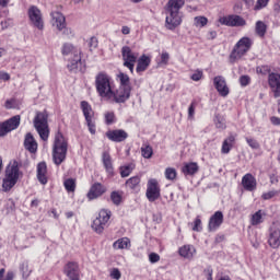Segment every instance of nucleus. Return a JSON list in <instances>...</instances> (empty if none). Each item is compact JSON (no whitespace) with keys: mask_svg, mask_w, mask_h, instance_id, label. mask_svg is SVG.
<instances>
[{"mask_svg":"<svg viewBox=\"0 0 280 280\" xmlns=\"http://www.w3.org/2000/svg\"><path fill=\"white\" fill-rule=\"evenodd\" d=\"M69 150V142L65 139L62 132L58 131L55 136L52 145V161L55 165H62L67 161V152Z\"/></svg>","mask_w":280,"mask_h":280,"instance_id":"nucleus-1","label":"nucleus"},{"mask_svg":"<svg viewBox=\"0 0 280 280\" xmlns=\"http://www.w3.org/2000/svg\"><path fill=\"white\" fill-rule=\"evenodd\" d=\"M95 86L100 97L109 101L113 97L115 83L106 72H100L95 78Z\"/></svg>","mask_w":280,"mask_h":280,"instance_id":"nucleus-2","label":"nucleus"},{"mask_svg":"<svg viewBox=\"0 0 280 280\" xmlns=\"http://www.w3.org/2000/svg\"><path fill=\"white\" fill-rule=\"evenodd\" d=\"M21 176V170L19 168V162L12 161L8 164L4 172V178L2 179L3 191H10Z\"/></svg>","mask_w":280,"mask_h":280,"instance_id":"nucleus-3","label":"nucleus"},{"mask_svg":"<svg viewBox=\"0 0 280 280\" xmlns=\"http://www.w3.org/2000/svg\"><path fill=\"white\" fill-rule=\"evenodd\" d=\"M33 126L42 141L49 139V114L47 112H36Z\"/></svg>","mask_w":280,"mask_h":280,"instance_id":"nucleus-4","label":"nucleus"},{"mask_svg":"<svg viewBox=\"0 0 280 280\" xmlns=\"http://www.w3.org/2000/svg\"><path fill=\"white\" fill-rule=\"evenodd\" d=\"M252 46H253V42L250 40V38L248 37L241 38L236 43L234 49L230 55L231 62H235V60H240L242 56H245L249 51Z\"/></svg>","mask_w":280,"mask_h":280,"instance_id":"nucleus-5","label":"nucleus"},{"mask_svg":"<svg viewBox=\"0 0 280 280\" xmlns=\"http://www.w3.org/2000/svg\"><path fill=\"white\" fill-rule=\"evenodd\" d=\"M166 27L167 30H176L183 23L180 10L170 4H166Z\"/></svg>","mask_w":280,"mask_h":280,"instance_id":"nucleus-6","label":"nucleus"},{"mask_svg":"<svg viewBox=\"0 0 280 280\" xmlns=\"http://www.w3.org/2000/svg\"><path fill=\"white\" fill-rule=\"evenodd\" d=\"M122 65L129 69L130 73H135V65L139 59V52L132 51V48L129 46H124L121 48Z\"/></svg>","mask_w":280,"mask_h":280,"instance_id":"nucleus-7","label":"nucleus"},{"mask_svg":"<svg viewBox=\"0 0 280 280\" xmlns=\"http://www.w3.org/2000/svg\"><path fill=\"white\" fill-rule=\"evenodd\" d=\"M110 210L103 209L98 212V215L92 223V229L95 233H104V229H106V224H108V220H110Z\"/></svg>","mask_w":280,"mask_h":280,"instance_id":"nucleus-8","label":"nucleus"},{"mask_svg":"<svg viewBox=\"0 0 280 280\" xmlns=\"http://www.w3.org/2000/svg\"><path fill=\"white\" fill-rule=\"evenodd\" d=\"M145 196L149 202H156V200L161 198V185H159V180L156 178L148 180Z\"/></svg>","mask_w":280,"mask_h":280,"instance_id":"nucleus-9","label":"nucleus"},{"mask_svg":"<svg viewBox=\"0 0 280 280\" xmlns=\"http://www.w3.org/2000/svg\"><path fill=\"white\" fill-rule=\"evenodd\" d=\"M130 93H132V88H121L119 86L116 91L112 92V96L108 102H115V104H124L130 100Z\"/></svg>","mask_w":280,"mask_h":280,"instance_id":"nucleus-10","label":"nucleus"},{"mask_svg":"<svg viewBox=\"0 0 280 280\" xmlns=\"http://www.w3.org/2000/svg\"><path fill=\"white\" fill-rule=\"evenodd\" d=\"M21 126V116L15 115L4 122L0 124V137H5L8 132H12V130H16Z\"/></svg>","mask_w":280,"mask_h":280,"instance_id":"nucleus-11","label":"nucleus"},{"mask_svg":"<svg viewBox=\"0 0 280 280\" xmlns=\"http://www.w3.org/2000/svg\"><path fill=\"white\" fill-rule=\"evenodd\" d=\"M28 19L34 25V27H37V30H44L45 28V22L43 21V13L40 12V9L36 5H32L28 9Z\"/></svg>","mask_w":280,"mask_h":280,"instance_id":"nucleus-12","label":"nucleus"},{"mask_svg":"<svg viewBox=\"0 0 280 280\" xmlns=\"http://www.w3.org/2000/svg\"><path fill=\"white\" fill-rule=\"evenodd\" d=\"M219 22L221 25H226L228 27H244L246 25V20L240 15H228L220 18Z\"/></svg>","mask_w":280,"mask_h":280,"instance_id":"nucleus-13","label":"nucleus"},{"mask_svg":"<svg viewBox=\"0 0 280 280\" xmlns=\"http://www.w3.org/2000/svg\"><path fill=\"white\" fill-rule=\"evenodd\" d=\"M214 89L218 91L221 97H228L231 93L229 85L226 84V79L222 75H217L213 78Z\"/></svg>","mask_w":280,"mask_h":280,"instance_id":"nucleus-14","label":"nucleus"},{"mask_svg":"<svg viewBox=\"0 0 280 280\" xmlns=\"http://www.w3.org/2000/svg\"><path fill=\"white\" fill-rule=\"evenodd\" d=\"M224 223V213L222 211H217L210 217L208 223V231L210 233H215L220 226Z\"/></svg>","mask_w":280,"mask_h":280,"instance_id":"nucleus-15","label":"nucleus"},{"mask_svg":"<svg viewBox=\"0 0 280 280\" xmlns=\"http://www.w3.org/2000/svg\"><path fill=\"white\" fill-rule=\"evenodd\" d=\"M268 244L271 248H279L280 246V226L272 224L269 229Z\"/></svg>","mask_w":280,"mask_h":280,"instance_id":"nucleus-16","label":"nucleus"},{"mask_svg":"<svg viewBox=\"0 0 280 280\" xmlns=\"http://www.w3.org/2000/svg\"><path fill=\"white\" fill-rule=\"evenodd\" d=\"M106 137L109 141L121 143V141H126L128 139V132L124 129L109 130L106 132Z\"/></svg>","mask_w":280,"mask_h":280,"instance_id":"nucleus-17","label":"nucleus"},{"mask_svg":"<svg viewBox=\"0 0 280 280\" xmlns=\"http://www.w3.org/2000/svg\"><path fill=\"white\" fill-rule=\"evenodd\" d=\"M268 84L273 92V96L280 97V74L271 72L268 77Z\"/></svg>","mask_w":280,"mask_h":280,"instance_id":"nucleus-18","label":"nucleus"},{"mask_svg":"<svg viewBox=\"0 0 280 280\" xmlns=\"http://www.w3.org/2000/svg\"><path fill=\"white\" fill-rule=\"evenodd\" d=\"M106 194V188L104 185L101 183H95L94 185L91 186L89 192H88V198L89 200H96V198H100Z\"/></svg>","mask_w":280,"mask_h":280,"instance_id":"nucleus-19","label":"nucleus"},{"mask_svg":"<svg viewBox=\"0 0 280 280\" xmlns=\"http://www.w3.org/2000/svg\"><path fill=\"white\" fill-rule=\"evenodd\" d=\"M50 16L52 25H55V27H57L59 32H62V30L67 27V19L65 18V15H62V13L54 11L50 13Z\"/></svg>","mask_w":280,"mask_h":280,"instance_id":"nucleus-20","label":"nucleus"},{"mask_svg":"<svg viewBox=\"0 0 280 280\" xmlns=\"http://www.w3.org/2000/svg\"><path fill=\"white\" fill-rule=\"evenodd\" d=\"M242 185L246 191H255L257 189V179L253 174L247 173L242 178Z\"/></svg>","mask_w":280,"mask_h":280,"instance_id":"nucleus-21","label":"nucleus"},{"mask_svg":"<svg viewBox=\"0 0 280 280\" xmlns=\"http://www.w3.org/2000/svg\"><path fill=\"white\" fill-rule=\"evenodd\" d=\"M24 148L25 150L31 152V154H36L38 150V143L36 142V139H34V136L31 132L25 135Z\"/></svg>","mask_w":280,"mask_h":280,"instance_id":"nucleus-22","label":"nucleus"},{"mask_svg":"<svg viewBox=\"0 0 280 280\" xmlns=\"http://www.w3.org/2000/svg\"><path fill=\"white\" fill-rule=\"evenodd\" d=\"M66 275L70 280H80V268L78 262H68L66 266Z\"/></svg>","mask_w":280,"mask_h":280,"instance_id":"nucleus-23","label":"nucleus"},{"mask_svg":"<svg viewBox=\"0 0 280 280\" xmlns=\"http://www.w3.org/2000/svg\"><path fill=\"white\" fill-rule=\"evenodd\" d=\"M62 56H80L82 51L71 43H65L61 47Z\"/></svg>","mask_w":280,"mask_h":280,"instance_id":"nucleus-24","label":"nucleus"},{"mask_svg":"<svg viewBox=\"0 0 280 280\" xmlns=\"http://www.w3.org/2000/svg\"><path fill=\"white\" fill-rule=\"evenodd\" d=\"M37 179L42 185H47V163L37 164Z\"/></svg>","mask_w":280,"mask_h":280,"instance_id":"nucleus-25","label":"nucleus"},{"mask_svg":"<svg viewBox=\"0 0 280 280\" xmlns=\"http://www.w3.org/2000/svg\"><path fill=\"white\" fill-rule=\"evenodd\" d=\"M68 69L72 73H78V71H82V57L80 55H77L71 59L68 63Z\"/></svg>","mask_w":280,"mask_h":280,"instance_id":"nucleus-26","label":"nucleus"},{"mask_svg":"<svg viewBox=\"0 0 280 280\" xmlns=\"http://www.w3.org/2000/svg\"><path fill=\"white\" fill-rule=\"evenodd\" d=\"M130 246H132V244L130 243V238L128 237L118 238L116 242L113 243V248L115 250H130Z\"/></svg>","mask_w":280,"mask_h":280,"instance_id":"nucleus-27","label":"nucleus"},{"mask_svg":"<svg viewBox=\"0 0 280 280\" xmlns=\"http://www.w3.org/2000/svg\"><path fill=\"white\" fill-rule=\"evenodd\" d=\"M178 254L184 259H194V255H196V247L192 245H184L178 249Z\"/></svg>","mask_w":280,"mask_h":280,"instance_id":"nucleus-28","label":"nucleus"},{"mask_svg":"<svg viewBox=\"0 0 280 280\" xmlns=\"http://www.w3.org/2000/svg\"><path fill=\"white\" fill-rule=\"evenodd\" d=\"M102 162H103V165H104L108 176H113L114 168H113V159L110 158V153H108L106 151L103 152Z\"/></svg>","mask_w":280,"mask_h":280,"instance_id":"nucleus-29","label":"nucleus"},{"mask_svg":"<svg viewBox=\"0 0 280 280\" xmlns=\"http://www.w3.org/2000/svg\"><path fill=\"white\" fill-rule=\"evenodd\" d=\"M137 73H143L150 67V57L142 55L140 58L137 59Z\"/></svg>","mask_w":280,"mask_h":280,"instance_id":"nucleus-30","label":"nucleus"},{"mask_svg":"<svg viewBox=\"0 0 280 280\" xmlns=\"http://www.w3.org/2000/svg\"><path fill=\"white\" fill-rule=\"evenodd\" d=\"M126 186L129 189H132L133 191H139V189H141V177H139V176L130 177L126 182Z\"/></svg>","mask_w":280,"mask_h":280,"instance_id":"nucleus-31","label":"nucleus"},{"mask_svg":"<svg viewBox=\"0 0 280 280\" xmlns=\"http://www.w3.org/2000/svg\"><path fill=\"white\" fill-rule=\"evenodd\" d=\"M182 172L186 176H194V174L198 172V163L191 162V163L185 164L182 168Z\"/></svg>","mask_w":280,"mask_h":280,"instance_id":"nucleus-32","label":"nucleus"},{"mask_svg":"<svg viewBox=\"0 0 280 280\" xmlns=\"http://www.w3.org/2000/svg\"><path fill=\"white\" fill-rule=\"evenodd\" d=\"M81 110L85 117V120L93 119V107L86 101L81 102Z\"/></svg>","mask_w":280,"mask_h":280,"instance_id":"nucleus-33","label":"nucleus"},{"mask_svg":"<svg viewBox=\"0 0 280 280\" xmlns=\"http://www.w3.org/2000/svg\"><path fill=\"white\" fill-rule=\"evenodd\" d=\"M235 142V137L230 136L228 139L223 141L221 152L222 154H229L231 149L233 148V143Z\"/></svg>","mask_w":280,"mask_h":280,"instance_id":"nucleus-34","label":"nucleus"},{"mask_svg":"<svg viewBox=\"0 0 280 280\" xmlns=\"http://www.w3.org/2000/svg\"><path fill=\"white\" fill-rule=\"evenodd\" d=\"M264 215H266V212L264 210H258L256 213H254L250 219L252 226H257L258 224H261V222H264Z\"/></svg>","mask_w":280,"mask_h":280,"instance_id":"nucleus-35","label":"nucleus"},{"mask_svg":"<svg viewBox=\"0 0 280 280\" xmlns=\"http://www.w3.org/2000/svg\"><path fill=\"white\" fill-rule=\"evenodd\" d=\"M117 79L119 80V83L121 88L125 89H132V85H130V77L128 74L120 72L117 74Z\"/></svg>","mask_w":280,"mask_h":280,"instance_id":"nucleus-36","label":"nucleus"},{"mask_svg":"<svg viewBox=\"0 0 280 280\" xmlns=\"http://www.w3.org/2000/svg\"><path fill=\"white\" fill-rule=\"evenodd\" d=\"M267 30L268 26H266V23L261 21L256 22V34L260 36V38H264L266 36Z\"/></svg>","mask_w":280,"mask_h":280,"instance_id":"nucleus-37","label":"nucleus"},{"mask_svg":"<svg viewBox=\"0 0 280 280\" xmlns=\"http://www.w3.org/2000/svg\"><path fill=\"white\" fill-rule=\"evenodd\" d=\"M135 170V164L130 163L125 166L120 167V176L121 178H127L129 174H132V171Z\"/></svg>","mask_w":280,"mask_h":280,"instance_id":"nucleus-38","label":"nucleus"},{"mask_svg":"<svg viewBox=\"0 0 280 280\" xmlns=\"http://www.w3.org/2000/svg\"><path fill=\"white\" fill-rule=\"evenodd\" d=\"M214 124L219 130H224L226 128V120L220 116V114L215 115Z\"/></svg>","mask_w":280,"mask_h":280,"instance_id":"nucleus-39","label":"nucleus"},{"mask_svg":"<svg viewBox=\"0 0 280 280\" xmlns=\"http://www.w3.org/2000/svg\"><path fill=\"white\" fill-rule=\"evenodd\" d=\"M20 270L22 272L23 279H27V277L32 275V270H30V264L27 262H22L20 266Z\"/></svg>","mask_w":280,"mask_h":280,"instance_id":"nucleus-40","label":"nucleus"},{"mask_svg":"<svg viewBox=\"0 0 280 280\" xmlns=\"http://www.w3.org/2000/svg\"><path fill=\"white\" fill-rule=\"evenodd\" d=\"M65 189L67 191H75V179L73 178H68L63 183Z\"/></svg>","mask_w":280,"mask_h":280,"instance_id":"nucleus-41","label":"nucleus"},{"mask_svg":"<svg viewBox=\"0 0 280 280\" xmlns=\"http://www.w3.org/2000/svg\"><path fill=\"white\" fill-rule=\"evenodd\" d=\"M154 153V151L152 150V147L150 145H145L141 148V154L143 156V159H152V154Z\"/></svg>","mask_w":280,"mask_h":280,"instance_id":"nucleus-42","label":"nucleus"},{"mask_svg":"<svg viewBox=\"0 0 280 280\" xmlns=\"http://www.w3.org/2000/svg\"><path fill=\"white\" fill-rule=\"evenodd\" d=\"M280 194V190H269L261 195L262 200H272V198L277 197Z\"/></svg>","mask_w":280,"mask_h":280,"instance_id":"nucleus-43","label":"nucleus"},{"mask_svg":"<svg viewBox=\"0 0 280 280\" xmlns=\"http://www.w3.org/2000/svg\"><path fill=\"white\" fill-rule=\"evenodd\" d=\"M167 5H171L172 8H175L177 10H182L185 5V0H170L167 2Z\"/></svg>","mask_w":280,"mask_h":280,"instance_id":"nucleus-44","label":"nucleus"},{"mask_svg":"<svg viewBox=\"0 0 280 280\" xmlns=\"http://www.w3.org/2000/svg\"><path fill=\"white\" fill-rule=\"evenodd\" d=\"M165 178L167 180H174L176 178V168L167 167L165 170Z\"/></svg>","mask_w":280,"mask_h":280,"instance_id":"nucleus-45","label":"nucleus"},{"mask_svg":"<svg viewBox=\"0 0 280 280\" xmlns=\"http://www.w3.org/2000/svg\"><path fill=\"white\" fill-rule=\"evenodd\" d=\"M110 200L114 202L116 206L121 205V194L119 191H113L110 194Z\"/></svg>","mask_w":280,"mask_h":280,"instance_id":"nucleus-46","label":"nucleus"},{"mask_svg":"<svg viewBox=\"0 0 280 280\" xmlns=\"http://www.w3.org/2000/svg\"><path fill=\"white\" fill-rule=\"evenodd\" d=\"M271 69H270V66H258L256 68V73H260L261 75H268V73H272L270 72Z\"/></svg>","mask_w":280,"mask_h":280,"instance_id":"nucleus-47","label":"nucleus"},{"mask_svg":"<svg viewBox=\"0 0 280 280\" xmlns=\"http://www.w3.org/2000/svg\"><path fill=\"white\" fill-rule=\"evenodd\" d=\"M208 22H209V20H207V18H205V16L195 18L196 27H205V25H207Z\"/></svg>","mask_w":280,"mask_h":280,"instance_id":"nucleus-48","label":"nucleus"},{"mask_svg":"<svg viewBox=\"0 0 280 280\" xmlns=\"http://www.w3.org/2000/svg\"><path fill=\"white\" fill-rule=\"evenodd\" d=\"M114 121H115V113L114 112L105 113V124H107V126H110L113 125Z\"/></svg>","mask_w":280,"mask_h":280,"instance_id":"nucleus-49","label":"nucleus"},{"mask_svg":"<svg viewBox=\"0 0 280 280\" xmlns=\"http://www.w3.org/2000/svg\"><path fill=\"white\" fill-rule=\"evenodd\" d=\"M192 231H196L197 233H200V231H202V220H200V218L195 219Z\"/></svg>","mask_w":280,"mask_h":280,"instance_id":"nucleus-50","label":"nucleus"},{"mask_svg":"<svg viewBox=\"0 0 280 280\" xmlns=\"http://www.w3.org/2000/svg\"><path fill=\"white\" fill-rule=\"evenodd\" d=\"M238 82L241 84V86H248V84H250V77L244 74V75H241L240 79H238Z\"/></svg>","mask_w":280,"mask_h":280,"instance_id":"nucleus-51","label":"nucleus"},{"mask_svg":"<svg viewBox=\"0 0 280 280\" xmlns=\"http://www.w3.org/2000/svg\"><path fill=\"white\" fill-rule=\"evenodd\" d=\"M170 62V54L168 52H162L161 60L159 62V66H167Z\"/></svg>","mask_w":280,"mask_h":280,"instance_id":"nucleus-52","label":"nucleus"},{"mask_svg":"<svg viewBox=\"0 0 280 280\" xmlns=\"http://www.w3.org/2000/svg\"><path fill=\"white\" fill-rule=\"evenodd\" d=\"M247 144L249 148H253V150H259V142L253 138H246Z\"/></svg>","mask_w":280,"mask_h":280,"instance_id":"nucleus-53","label":"nucleus"},{"mask_svg":"<svg viewBox=\"0 0 280 280\" xmlns=\"http://www.w3.org/2000/svg\"><path fill=\"white\" fill-rule=\"evenodd\" d=\"M149 261L151 264H159V261H161V256L159 254H156V253H151L149 255Z\"/></svg>","mask_w":280,"mask_h":280,"instance_id":"nucleus-54","label":"nucleus"},{"mask_svg":"<svg viewBox=\"0 0 280 280\" xmlns=\"http://www.w3.org/2000/svg\"><path fill=\"white\" fill-rule=\"evenodd\" d=\"M268 1L270 0H257L256 5L254 7V10H261L268 5Z\"/></svg>","mask_w":280,"mask_h":280,"instance_id":"nucleus-55","label":"nucleus"},{"mask_svg":"<svg viewBox=\"0 0 280 280\" xmlns=\"http://www.w3.org/2000/svg\"><path fill=\"white\" fill-rule=\"evenodd\" d=\"M190 78H191V80H194V82H200V80H202V71L196 70L195 73H192Z\"/></svg>","mask_w":280,"mask_h":280,"instance_id":"nucleus-56","label":"nucleus"},{"mask_svg":"<svg viewBox=\"0 0 280 280\" xmlns=\"http://www.w3.org/2000/svg\"><path fill=\"white\" fill-rule=\"evenodd\" d=\"M85 121L91 135H95V122H93V118L85 119Z\"/></svg>","mask_w":280,"mask_h":280,"instance_id":"nucleus-57","label":"nucleus"},{"mask_svg":"<svg viewBox=\"0 0 280 280\" xmlns=\"http://www.w3.org/2000/svg\"><path fill=\"white\" fill-rule=\"evenodd\" d=\"M62 34L63 36H67V38H73L74 34H73V30L65 26V28H62Z\"/></svg>","mask_w":280,"mask_h":280,"instance_id":"nucleus-58","label":"nucleus"},{"mask_svg":"<svg viewBox=\"0 0 280 280\" xmlns=\"http://www.w3.org/2000/svg\"><path fill=\"white\" fill-rule=\"evenodd\" d=\"M194 115H196V105L191 103L188 107V118L192 119Z\"/></svg>","mask_w":280,"mask_h":280,"instance_id":"nucleus-59","label":"nucleus"},{"mask_svg":"<svg viewBox=\"0 0 280 280\" xmlns=\"http://www.w3.org/2000/svg\"><path fill=\"white\" fill-rule=\"evenodd\" d=\"M97 43V37H91L89 42L90 49H96Z\"/></svg>","mask_w":280,"mask_h":280,"instance_id":"nucleus-60","label":"nucleus"},{"mask_svg":"<svg viewBox=\"0 0 280 280\" xmlns=\"http://www.w3.org/2000/svg\"><path fill=\"white\" fill-rule=\"evenodd\" d=\"M112 279H116L119 280L121 279V272L119 271V269H114L110 273Z\"/></svg>","mask_w":280,"mask_h":280,"instance_id":"nucleus-61","label":"nucleus"},{"mask_svg":"<svg viewBox=\"0 0 280 280\" xmlns=\"http://www.w3.org/2000/svg\"><path fill=\"white\" fill-rule=\"evenodd\" d=\"M0 80L8 82V80H10V74L8 72H0Z\"/></svg>","mask_w":280,"mask_h":280,"instance_id":"nucleus-62","label":"nucleus"},{"mask_svg":"<svg viewBox=\"0 0 280 280\" xmlns=\"http://www.w3.org/2000/svg\"><path fill=\"white\" fill-rule=\"evenodd\" d=\"M0 280H14V272L8 271L7 276Z\"/></svg>","mask_w":280,"mask_h":280,"instance_id":"nucleus-63","label":"nucleus"},{"mask_svg":"<svg viewBox=\"0 0 280 280\" xmlns=\"http://www.w3.org/2000/svg\"><path fill=\"white\" fill-rule=\"evenodd\" d=\"M205 272H207V275H208L207 280H213V269L208 268L205 270Z\"/></svg>","mask_w":280,"mask_h":280,"instance_id":"nucleus-64","label":"nucleus"}]
</instances>
